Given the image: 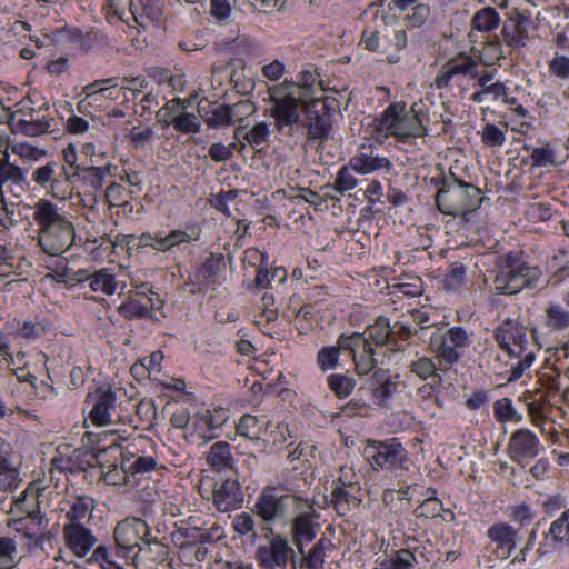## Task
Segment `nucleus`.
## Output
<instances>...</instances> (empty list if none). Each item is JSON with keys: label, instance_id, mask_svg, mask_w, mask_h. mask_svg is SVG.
I'll return each instance as SVG.
<instances>
[{"label": "nucleus", "instance_id": "41", "mask_svg": "<svg viewBox=\"0 0 569 569\" xmlns=\"http://www.w3.org/2000/svg\"><path fill=\"white\" fill-rule=\"evenodd\" d=\"M21 556L14 538L0 537V569H12L20 562Z\"/></svg>", "mask_w": 569, "mask_h": 569}, {"label": "nucleus", "instance_id": "37", "mask_svg": "<svg viewBox=\"0 0 569 569\" xmlns=\"http://www.w3.org/2000/svg\"><path fill=\"white\" fill-rule=\"evenodd\" d=\"M4 146L10 149L11 152L18 156L23 162L39 161L47 156L44 149L38 148L30 144L29 142H16L9 144L7 139L0 137V152L4 150Z\"/></svg>", "mask_w": 569, "mask_h": 569}, {"label": "nucleus", "instance_id": "28", "mask_svg": "<svg viewBox=\"0 0 569 569\" xmlns=\"http://www.w3.org/2000/svg\"><path fill=\"white\" fill-rule=\"evenodd\" d=\"M487 536L493 546V552L500 559H507L517 547L518 531L506 522L492 525Z\"/></svg>", "mask_w": 569, "mask_h": 569}, {"label": "nucleus", "instance_id": "39", "mask_svg": "<svg viewBox=\"0 0 569 569\" xmlns=\"http://www.w3.org/2000/svg\"><path fill=\"white\" fill-rule=\"evenodd\" d=\"M268 421L251 415H244L237 425V431L250 440H259L267 430Z\"/></svg>", "mask_w": 569, "mask_h": 569}, {"label": "nucleus", "instance_id": "59", "mask_svg": "<svg viewBox=\"0 0 569 569\" xmlns=\"http://www.w3.org/2000/svg\"><path fill=\"white\" fill-rule=\"evenodd\" d=\"M466 282V270L461 264L451 266L443 279V288L447 291H458Z\"/></svg>", "mask_w": 569, "mask_h": 569}, {"label": "nucleus", "instance_id": "7", "mask_svg": "<svg viewBox=\"0 0 569 569\" xmlns=\"http://www.w3.org/2000/svg\"><path fill=\"white\" fill-rule=\"evenodd\" d=\"M437 204L448 216H460L475 211L481 203L480 190L472 184L453 182L437 193Z\"/></svg>", "mask_w": 569, "mask_h": 569}, {"label": "nucleus", "instance_id": "11", "mask_svg": "<svg viewBox=\"0 0 569 569\" xmlns=\"http://www.w3.org/2000/svg\"><path fill=\"white\" fill-rule=\"evenodd\" d=\"M301 498L283 493L279 488L268 486L258 496L253 512L266 522H276L288 517Z\"/></svg>", "mask_w": 569, "mask_h": 569}, {"label": "nucleus", "instance_id": "1", "mask_svg": "<svg viewBox=\"0 0 569 569\" xmlns=\"http://www.w3.org/2000/svg\"><path fill=\"white\" fill-rule=\"evenodd\" d=\"M272 103L270 114L279 130L302 124L311 139H322L329 132L326 112L307 99V91L289 81L268 88Z\"/></svg>", "mask_w": 569, "mask_h": 569}, {"label": "nucleus", "instance_id": "42", "mask_svg": "<svg viewBox=\"0 0 569 569\" xmlns=\"http://www.w3.org/2000/svg\"><path fill=\"white\" fill-rule=\"evenodd\" d=\"M500 23V16L496 9L491 7L483 8L476 12L472 17V28L480 32H489L498 28Z\"/></svg>", "mask_w": 569, "mask_h": 569}, {"label": "nucleus", "instance_id": "9", "mask_svg": "<svg viewBox=\"0 0 569 569\" xmlns=\"http://www.w3.org/2000/svg\"><path fill=\"white\" fill-rule=\"evenodd\" d=\"M471 337L462 327L437 329L429 338V349L439 361L452 366L459 362L470 347Z\"/></svg>", "mask_w": 569, "mask_h": 569}, {"label": "nucleus", "instance_id": "13", "mask_svg": "<svg viewBox=\"0 0 569 569\" xmlns=\"http://www.w3.org/2000/svg\"><path fill=\"white\" fill-rule=\"evenodd\" d=\"M97 461L101 468L103 481L109 486H122L130 481V469L127 467L129 458L119 445H110L98 450Z\"/></svg>", "mask_w": 569, "mask_h": 569}, {"label": "nucleus", "instance_id": "10", "mask_svg": "<svg viewBox=\"0 0 569 569\" xmlns=\"http://www.w3.org/2000/svg\"><path fill=\"white\" fill-rule=\"evenodd\" d=\"M28 188L27 171L10 160L8 147L4 146L0 156V210L10 213L9 200L21 198Z\"/></svg>", "mask_w": 569, "mask_h": 569}, {"label": "nucleus", "instance_id": "47", "mask_svg": "<svg viewBox=\"0 0 569 569\" xmlns=\"http://www.w3.org/2000/svg\"><path fill=\"white\" fill-rule=\"evenodd\" d=\"M166 124H172L177 131L184 134L197 133L201 128L198 117L187 111L178 113L171 120H166Z\"/></svg>", "mask_w": 569, "mask_h": 569}, {"label": "nucleus", "instance_id": "51", "mask_svg": "<svg viewBox=\"0 0 569 569\" xmlns=\"http://www.w3.org/2000/svg\"><path fill=\"white\" fill-rule=\"evenodd\" d=\"M495 418L500 422H520L522 415L517 411L511 399L502 398L493 403Z\"/></svg>", "mask_w": 569, "mask_h": 569}, {"label": "nucleus", "instance_id": "24", "mask_svg": "<svg viewBox=\"0 0 569 569\" xmlns=\"http://www.w3.org/2000/svg\"><path fill=\"white\" fill-rule=\"evenodd\" d=\"M508 449L511 459L521 463L536 458L543 447L539 438L531 430L521 428L511 435Z\"/></svg>", "mask_w": 569, "mask_h": 569}, {"label": "nucleus", "instance_id": "20", "mask_svg": "<svg viewBox=\"0 0 569 569\" xmlns=\"http://www.w3.org/2000/svg\"><path fill=\"white\" fill-rule=\"evenodd\" d=\"M350 168L361 176L381 173L388 174L393 169L392 161L380 154L371 146H361L358 152L350 158Z\"/></svg>", "mask_w": 569, "mask_h": 569}, {"label": "nucleus", "instance_id": "26", "mask_svg": "<svg viewBox=\"0 0 569 569\" xmlns=\"http://www.w3.org/2000/svg\"><path fill=\"white\" fill-rule=\"evenodd\" d=\"M64 545L74 556L84 557L97 543V538L87 526L63 525Z\"/></svg>", "mask_w": 569, "mask_h": 569}, {"label": "nucleus", "instance_id": "54", "mask_svg": "<svg viewBox=\"0 0 569 569\" xmlns=\"http://www.w3.org/2000/svg\"><path fill=\"white\" fill-rule=\"evenodd\" d=\"M416 563L415 555L406 549H401L393 557L380 562L381 569H411Z\"/></svg>", "mask_w": 569, "mask_h": 569}, {"label": "nucleus", "instance_id": "45", "mask_svg": "<svg viewBox=\"0 0 569 569\" xmlns=\"http://www.w3.org/2000/svg\"><path fill=\"white\" fill-rule=\"evenodd\" d=\"M89 287L93 291H100L111 296L116 292L117 281L112 273L107 269H101L88 278Z\"/></svg>", "mask_w": 569, "mask_h": 569}, {"label": "nucleus", "instance_id": "23", "mask_svg": "<svg viewBox=\"0 0 569 569\" xmlns=\"http://www.w3.org/2000/svg\"><path fill=\"white\" fill-rule=\"evenodd\" d=\"M478 61L467 53H460L447 61L435 78L438 89L447 88L452 79L458 76H478Z\"/></svg>", "mask_w": 569, "mask_h": 569}, {"label": "nucleus", "instance_id": "3", "mask_svg": "<svg viewBox=\"0 0 569 569\" xmlns=\"http://www.w3.org/2000/svg\"><path fill=\"white\" fill-rule=\"evenodd\" d=\"M429 113L421 103L407 108L403 102L390 103L367 129L377 141L395 138L401 143H412L428 134Z\"/></svg>", "mask_w": 569, "mask_h": 569}, {"label": "nucleus", "instance_id": "62", "mask_svg": "<svg viewBox=\"0 0 569 569\" xmlns=\"http://www.w3.org/2000/svg\"><path fill=\"white\" fill-rule=\"evenodd\" d=\"M429 16V6L417 2L405 17L406 26L409 28H418L428 20Z\"/></svg>", "mask_w": 569, "mask_h": 569}, {"label": "nucleus", "instance_id": "49", "mask_svg": "<svg viewBox=\"0 0 569 569\" xmlns=\"http://www.w3.org/2000/svg\"><path fill=\"white\" fill-rule=\"evenodd\" d=\"M505 129L493 124L487 123L479 132L481 142L488 148H500L506 142V130L508 124L503 123Z\"/></svg>", "mask_w": 569, "mask_h": 569}, {"label": "nucleus", "instance_id": "58", "mask_svg": "<svg viewBox=\"0 0 569 569\" xmlns=\"http://www.w3.org/2000/svg\"><path fill=\"white\" fill-rule=\"evenodd\" d=\"M326 539H320L311 548L307 556H303L301 568L321 569L325 562Z\"/></svg>", "mask_w": 569, "mask_h": 569}, {"label": "nucleus", "instance_id": "12", "mask_svg": "<svg viewBox=\"0 0 569 569\" xmlns=\"http://www.w3.org/2000/svg\"><path fill=\"white\" fill-rule=\"evenodd\" d=\"M229 419V411L222 407L201 409L189 418L188 438L202 443L218 438L222 426Z\"/></svg>", "mask_w": 569, "mask_h": 569}, {"label": "nucleus", "instance_id": "38", "mask_svg": "<svg viewBox=\"0 0 569 569\" xmlns=\"http://www.w3.org/2000/svg\"><path fill=\"white\" fill-rule=\"evenodd\" d=\"M172 542L181 551L199 542H206L207 535L198 528L180 527L171 535Z\"/></svg>", "mask_w": 569, "mask_h": 569}, {"label": "nucleus", "instance_id": "50", "mask_svg": "<svg viewBox=\"0 0 569 569\" xmlns=\"http://www.w3.org/2000/svg\"><path fill=\"white\" fill-rule=\"evenodd\" d=\"M327 385L338 398L345 399L353 391L356 381L341 373H331L327 378Z\"/></svg>", "mask_w": 569, "mask_h": 569}, {"label": "nucleus", "instance_id": "61", "mask_svg": "<svg viewBox=\"0 0 569 569\" xmlns=\"http://www.w3.org/2000/svg\"><path fill=\"white\" fill-rule=\"evenodd\" d=\"M270 136L269 124L266 121L258 122L253 128L246 132L243 138L248 141V143L258 148L264 144Z\"/></svg>", "mask_w": 569, "mask_h": 569}, {"label": "nucleus", "instance_id": "31", "mask_svg": "<svg viewBox=\"0 0 569 569\" xmlns=\"http://www.w3.org/2000/svg\"><path fill=\"white\" fill-rule=\"evenodd\" d=\"M242 498L237 480L227 479L217 483L212 492V501L221 512H228L239 506Z\"/></svg>", "mask_w": 569, "mask_h": 569}, {"label": "nucleus", "instance_id": "27", "mask_svg": "<svg viewBox=\"0 0 569 569\" xmlns=\"http://www.w3.org/2000/svg\"><path fill=\"white\" fill-rule=\"evenodd\" d=\"M331 496V502L336 511L340 516H345L361 502L359 482L346 481L343 477H339Z\"/></svg>", "mask_w": 569, "mask_h": 569}, {"label": "nucleus", "instance_id": "18", "mask_svg": "<svg viewBox=\"0 0 569 569\" xmlns=\"http://www.w3.org/2000/svg\"><path fill=\"white\" fill-rule=\"evenodd\" d=\"M196 238L181 229H173L169 232L156 231L143 232L138 238V248H148L158 252H172L174 249L191 243Z\"/></svg>", "mask_w": 569, "mask_h": 569}, {"label": "nucleus", "instance_id": "57", "mask_svg": "<svg viewBox=\"0 0 569 569\" xmlns=\"http://www.w3.org/2000/svg\"><path fill=\"white\" fill-rule=\"evenodd\" d=\"M547 326L552 330H562L569 327V312L561 306L551 305L547 309Z\"/></svg>", "mask_w": 569, "mask_h": 569}, {"label": "nucleus", "instance_id": "25", "mask_svg": "<svg viewBox=\"0 0 569 569\" xmlns=\"http://www.w3.org/2000/svg\"><path fill=\"white\" fill-rule=\"evenodd\" d=\"M7 526L16 531L21 540H26L27 548L32 550L43 543L48 521L44 517H19L9 519Z\"/></svg>", "mask_w": 569, "mask_h": 569}, {"label": "nucleus", "instance_id": "55", "mask_svg": "<svg viewBox=\"0 0 569 569\" xmlns=\"http://www.w3.org/2000/svg\"><path fill=\"white\" fill-rule=\"evenodd\" d=\"M340 351L342 348L337 346H329L321 348L317 353V365L322 371L332 370L337 367Z\"/></svg>", "mask_w": 569, "mask_h": 569}, {"label": "nucleus", "instance_id": "22", "mask_svg": "<svg viewBox=\"0 0 569 569\" xmlns=\"http://www.w3.org/2000/svg\"><path fill=\"white\" fill-rule=\"evenodd\" d=\"M117 396L111 387H99L88 395L91 405L89 412L93 425L102 427L111 422V413L116 409Z\"/></svg>", "mask_w": 569, "mask_h": 569}, {"label": "nucleus", "instance_id": "29", "mask_svg": "<svg viewBox=\"0 0 569 569\" xmlns=\"http://www.w3.org/2000/svg\"><path fill=\"white\" fill-rule=\"evenodd\" d=\"M162 8L159 0H130L129 19L131 28H148L161 17Z\"/></svg>", "mask_w": 569, "mask_h": 569}, {"label": "nucleus", "instance_id": "44", "mask_svg": "<svg viewBox=\"0 0 569 569\" xmlns=\"http://www.w3.org/2000/svg\"><path fill=\"white\" fill-rule=\"evenodd\" d=\"M477 84L492 96L493 100L505 99L508 96V88L501 81H493L495 72L486 71L477 77Z\"/></svg>", "mask_w": 569, "mask_h": 569}, {"label": "nucleus", "instance_id": "52", "mask_svg": "<svg viewBox=\"0 0 569 569\" xmlns=\"http://www.w3.org/2000/svg\"><path fill=\"white\" fill-rule=\"evenodd\" d=\"M124 453L127 458H129L127 467L130 469L131 476L134 473L149 472L157 467V461L151 456H137V452L129 450V448L124 451Z\"/></svg>", "mask_w": 569, "mask_h": 569}, {"label": "nucleus", "instance_id": "30", "mask_svg": "<svg viewBox=\"0 0 569 569\" xmlns=\"http://www.w3.org/2000/svg\"><path fill=\"white\" fill-rule=\"evenodd\" d=\"M22 112L23 109H16L9 118V126L14 133L36 137L49 130L50 122L46 118L36 117L34 110L26 113V116H30V120H20Z\"/></svg>", "mask_w": 569, "mask_h": 569}, {"label": "nucleus", "instance_id": "17", "mask_svg": "<svg viewBox=\"0 0 569 569\" xmlns=\"http://www.w3.org/2000/svg\"><path fill=\"white\" fill-rule=\"evenodd\" d=\"M295 558V550L287 538L272 533L267 543L257 550V559L263 569L286 568Z\"/></svg>", "mask_w": 569, "mask_h": 569}, {"label": "nucleus", "instance_id": "46", "mask_svg": "<svg viewBox=\"0 0 569 569\" xmlns=\"http://www.w3.org/2000/svg\"><path fill=\"white\" fill-rule=\"evenodd\" d=\"M363 333L369 341H372L378 347L388 343L391 335L389 319L379 317L377 321L369 326Z\"/></svg>", "mask_w": 569, "mask_h": 569}, {"label": "nucleus", "instance_id": "64", "mask_svg": "<svg viewBox=\"0 0 569 569\" xmlns=\"http://www.w3.org/2000/svg\"><path fill=\"white\" fill-rule=\"evenodd\" d=\"M206 542H199L190 548L179 551V558L187 566H194L196 562L203 561L208 555Z\"/></svg>", "mask_w": 569, "mask_h": 569}, {"label": "nucleus", "instance_id": "16", "mask_svg": "<svg viewBox=\"0 0 569 569\" xmlns=\"http://www.w3.org/2000/svg\"><path fill=\"white\" fill-rule=\"evenodd\" d=\"M338 345L343 351H348L352 356L359 375H367L375 368L376 360L372 343L365 333L341 335Z\"/></svg>", "mask_w": 569, "mask_h": 569}, {"label": "nucleus", "instance_id": "32", "mask_svg": "<svg viewBox=\"0 0 569 569\" xmlns=\"http://www.w3.org/2000/svg\"><path fill=\"white\" fill-rule=\"evenodd\" d=\"M42 488L39 485H29L23 492H21L11 505L10 513L26 515V517L38 518L43 517L40 515V491Z\"/></svg>", "mask_w": 569, "mask_h": 569}, {"label": "nucleus", "instance_id": "63", "mask_svg": "<svg viewBox=\"0 0 569 569\" xmlns=\"http://www.w3.org/2000/svg\"><path fill=\"white\" fill-rule=\"evenodd\" d=\"M379 381L380 383L372 391V397L377 405L382 406L395 392L396 385L389 379V377H387L385 372L379 373Z\"/></svg>", "mask_w": 569, "mask_h": 569}, {"label": "nucleus", "instance_id": "2", "mask_svg": "<svg viewBox=\"0 0 569 569\" xmlns=\"http://www.w3.org/2000/svg\"><path fill=\"white\" fill-rule=\"evenodd\" d=\"M32 219L37 224V246L44 254L57 258L56 270H66L67 260L62 254L73 244L76 229L66 214L51 199L40 198L32 206Z\"/></svg>", "mask_w": 569, "mask_h": 569}, {"label": "nucleus", "instance_id": "6", "mask_svg": "<svg viewBox=\"0 0 569 569\" xmlns=\"http://www.w3.org/2000/svg\"><path fill=\"white\" fill-rule=\"evenodd\" d=\"M495 288L503 295H513L539 277V270L527 264L521 258L508 254L497 261Z\"/></svg>", "mask_w": 569, "mask_h": 569}, {"label": "nucleus", "instance_id": "35", "mask_svg": "<svg viewBox=\"0 0 569 569\" xmlns=\"http://www.w3.org/2000/svg\"><path fill=\"white\" fill-rule=\"evenodd\" d=\"M292 83L305 89L307 91V99L326 112L328 104L323 99L322 89L319 86L320 82L315 72L309 70L302 71L298 76V81Z\"/></svg>", "mask_w": 569, "mask_h": 569}, {"label": "nucleus", "instance_id": "33", "mask_svg": "<svg viewBox=\"0 0 569 569\" xmlns=\"http://www.w3.org/2000/svg\"><path fill=\"white\" fill-rule=\"evenodd\" d=\"M20 482V472L11 459L9 446L0 441V491L11 492Z\"/></svg>", "mask_w": 569, "mask_h": 569}, {"label": "nucleus", "instance_id": "48", "mask_svg": "<svg viewBox=\"0 0 569 569\" xmlns=\"http://www.w3.org/2000/svg\"><path fill=\"white\" fill-rule=\"evenodd\" d=\"M501 33L507 46L512 48H520L526 46L527 32L520 21L506 23L501 30Z\"/></svg>", "mask_w": 569, "mask_h": 569}, {"label": "nucleus", "instance_id": "40", "mask_svg": "<svg viewBox=\"0 0 569 569\" xmlns=\"http://www.w3.org/2000/svg\"><path fill=\"white\" fill-rule=\"evenodd\" d=\"M83 180L94 190L102 189L107 176H112L117 171V166L108 162L103 166H90L83 168Z\"/></svg>", "mask_w": 569, "mask_h": 569}, {"label": "nucleus", "instance_id": "60", "mask_svg": "<svg viewBox=\"0 0 569 569\" xmlns=\"http://www.w3.org/2000/svg\"><path fill=\"white\" fill-rule=\"evenodd\" d=\"M411 372L419 378L427 380L431 377H438V368L432 358L421 357L410 365Z\"/></svg>", "mask_w": 569, "mask_h": 569}, {"label": "nucleus", "instance_id": "8", "mask_svg": "<svg viewBox=\"0 0 569 569\" xmlns=\"http://www.w3.org/2000/svg\"><path fill=\"white\" fill-rule=\"evenodd\" d=\"M29 183L46 191L52 199L64 201L72 193V174L56 161L33 168Z\"/></svg>", "mask_w": 569, "mask_h": 569}, {"label": "nucleus", "instance_id": "21", "mask_svg": "<svg viewBox=\"0 0 569 569\" xmlns=\"http://www.w3.org/2000/svg\"><path fill=\"white\" fill-rule=\"evenodd\" d=\"M118 87L114 78H108L97 80L82 88L83 98L78 104L80 112L88 110V108L96 107L103 109L108 107V102L118 99L117 94H113V89Z\"/></svg>", "mask_w": 569, "mask_h": 569}, {"label": "nucleus", "instance_id": "5", "mask_svg": "<svg viewBox=\"0 0 569 569\" xmlns=\"http://www.w3.org/2000/svg\"><path fill=\"white\" fill-rule=\"evenodd\" d=\"M496 341L501 350L511 358L519 359L512 368L511 380L519 379L533 360L535 353L529 350L526 330L517 321L507 320L496 329Z\"/></svg>", "mask_w": 569, "mask_h": 569}, {"label": "nucleus", "instance_id": "56", "mask_svg": "<svg viewBox=\"0 0 569 569\" xmlns=\"http://www.w3.org/2000/svg\"><path fill=\"white\" fill-rule=\"evenodd\" d=\"M353 172L349 161L347 166L339 169L332 188L341 194L355 189L358 184V179L353 176Z\"/></svg>", "mask_w": 569, "mask_h": 569}, {"label": "nucleus", "instance_id": "43", "mask_svg": "<svg viewBox=\"0 0 569 569\" xmlns=\"http://www.w3.org/2000/svg\"><path fill=\"white\" fill-rule=\"evenodd\" d=\"M207 460L216 470H222L230 467L232 461L230 446L227 442H217L212 445Z\"/></svg>", "mask_w": 569, "mask_h": 569}, {"label": "nucleus", "instance_id": "34", "mask_svg": "<svg viewBox=\"0 0 569 569\" xmlns=\"http://www.w3.org/2000/svg\"><path fill=\"white\" fill-rule=\"evenodd\" d=\"M94 500L89 496H77L68 501L64 525L87 526L92 518Z\"/></svg>", "mask_w": 569, "mask_h": 569}, {"label": "nucleus", "instance_id": "14", "mask_svg": "<svg viewBox=\"0 0 569 569\" xmlns=\"http://www.w3.org/2000/svg\"><path fill=\"white\" fill-rule=\"evenodd\" d=\"M365 456L376 470H397L402 468L408 459L406 449L396 439L369 441L365 448Z\"/></svg>", "mask_w": 569, "mask_h": 569}, {"label": "nucleus", "instance_id": "53", "mask_svg": "<svg viewBox=\"0 0 569 569\" xmlns=\"http://www.w3.org/2000/svg\"><path fill=\"white\" fill-rule=\"evenodd\" d=\"M130 0H107L106 16L110 22L122 21L130 24L129 14Z\"/></svg>", "mask_w": 569, "mask_h": 569}, {"label": "nucleus", "instance_id": "36", "mask_svg": "<svg viewBox=\"0 0 569 569\" xmlns=\"http://www.w3.org/2000/svg\"><path fill=\"white\" fill-rule=\"evenodd\" d=\"M224 269V261L221 257L208 258L197 270L196 280L203 287H210L217 282L219 273Z\"/></svg>", "mask_w": 569, "mask_h": 569}, {"label": "nucleus", "instance_id": "4", "mask_svg": "<svg viewBox=\"0 0 569 569\" xmlns=\"http://www.w3.org/2000/svg\"><path fill=\"white\" fill-rule=\"evenodd\" d=\"M150 535L149 526L139 518H126L118 522L114 529L116 547L112 550L103 546L94 549L90 561L97 562L103 569L118 567L114 557L127 561H134L138 556L148 557L151 549H157L162 553L163 545L148 539Z\"/></svg>", "mask_w": 569, "mask_h": 569}, {"label": "nucleus", "instance_id": "15", "mask_svg": "<svg viewBox=\"0 0 569 569\" xmlns=\"http://www.w3.org/2000/svg\"><path fill=\"white\" fill-rule=\"evenodd\" d=\"M292 539L301 555H305V545L311 542L317 535L318 523L313 505L309 500L300 499L293 509Z\"/></svg>", "mask_w": 569, "mask_h": 569}, {"label": "nucleus", "instance_id": "19", "mask_svg": "<svg viewBox=\"0 0 569 569\" xmlns=\"http://www.w3.org/2000/svg\"><path fill=\"white\" fill-rule=\"evenodd\" d=\"M569 549V509L563 510L543 533L537 549L540 557Z\"/></svg>", "mask_w": 569, "mask_h": 569}]
</instances>
